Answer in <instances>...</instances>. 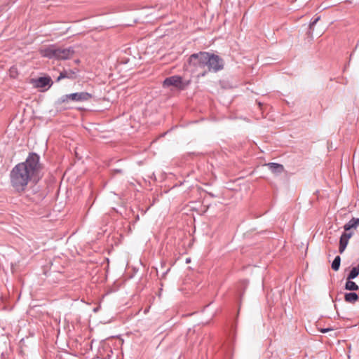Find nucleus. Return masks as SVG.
<instances>
[{
	"label": "nucleus",
	"instance_id": "39448f33",
	"mask_svg": "<svg viewBox=\"0 0 359 359\" xmlns=\"http://www.w3.org/2000/svg\"><path fill=\"white\" fill-rule=\"evenodd\" d=\"M163 86L164 88L174 86L180 89H182L184 87L182 83V79L180 76H172L165 79L163 83Z\"/></svg>",
	"mask_w": 359,
	"mask_h": 359
},
{
	"label": "nucleus",
	"instance_id": "aec40b11",
	"mask_svg": "<svg viewBox=\"0 0 359 359\" xmlns=\"http://www.w3.org/2000/svg\"><path fill=\"white\" fill-rule=\"evenodd\" d=\"M355 269L359 272V264Z\"/></svg>",
	"mask_w": 359,
	"mask_h": 359
},
{
	"label": "nucleus",
	"instance_id": "f8f14e48",
	"mask_svg": "<svg viewBox=\"0 0 359 359\" xmlns=\"http://www.w3.org/2000/svg\"><path fill=\"white\" fill-rule=\"evenodd\" d=\"M353 279H348L346 278V282L345 285V288L348 290H358V285L352 280Z\"/></svg>",
	"mask_w": 359,
	"mask_h": 359
},
{
	"label": "nucleus",
	"instance_id": "9d476101",
	"mask_svg": "<svg viewBox=\"0 0 359 359\" xmlns=\"http://www.w3.org/2000/svg\"><path fill=\"white\" fill-rule=\"evenodd\" d=\"M74 74L75 72L72 70H64L60 73V75L57 79V81H59L63 79H72L74 78Z\"/></svg>",
	"mask_w": 359,
	"mask_h": 359
},
{
	"label": "nucleus",
	"instance_id": "f3484780",
	"mask_svg": "<svg viewBox=\"0 0 359 359\" xmlns=\"http://www.w3.org/2000/svg\"><path fill=\"white\" fill-rule=\"evenodd\" d=\"M319 20V18H318L317 19H316L311 24V26H313L317 22L318 20Z\"/></svg>",
	"mask_w": 359,
	"mask_h": 359
},
{
	"label": "nucleus",
	"instance_id": "423d86ee",
	"mask_svg": "<svg viewBox=\"0 0 359 359\" xmlns=\"http://www.w3.org/2000/svg\"><path fill=\"white\" fill-rule=\"evenodd\" d=\"M74 53V50L71 47L67 48H56L55 59L67 60V59L70 58L73 55Z\"/></svg>",
	"mask_w": 359,
	"mask_h": 359
},
{
	"label": "nucleus",
	"instance_id": "dca6fc26",
	"mask_svg": "<svg viewBox=\"0 0 359 359\" xmlns=\"http://www.w3.org/2000/svg\"><path fill=\"white\" fill-rule=\"evenodd\" d=\"M358 274L359 272L355 269V267H353L348 275L347 278L354 279L358 276Z\"/></svg>",
	"mask_w": 359,
	"mask_h": 359
},
{
	"label": "nucleus",
	"instance_id": "4468645a",
	"mask_svg": "<svg viewBox=\"0 0 359 359\" xmlns=\"http://www.w3.org/2000/svg\"><path fill=\"white\" fill-rule=\"evenodd\" d=\"M341 263V257L339 256H337L334 261L332 263V269L337 271L339 270Z\"/></svg>",
	"mask_w": 359,
	"mask_h": 359
},
{
	"label": "nucleus",
	"instance_id": "f03ea898",
	"mask_svg": "<svg viewBox=\"0 0 359 359\" xmlns=\"http://www.w3.org/2000/svg\"><path fill=\"white\" fill-rule=\"evenodd\" d=\"M207 57L208 52H199L192 54L189 58V66L193 72H198V76H204L207 74Z\"/></svg>",
	"mask_w": 359,
	"mask_h": 359
},
{
	"label": "nucleus",
	"instance_id": "f257e3e1",
	"mask_svg": "<svg viewBox=\"0 0 359 359\" xmlns=\"http://www.w3.org/2000/svg\"><path fill=\"white\" fill-rule=\"evenodd\" d=\"M40 156L36 153H30L25 162L15 165L10 172L11 185L15 191H25L32 180L39 177L41 171Z\"/></svg>",
	"mask_w": 359,
	"mask_h": 359
},
{
	"label": "nucleus",
	"instance_id": "412c9836",
	"mask_svg": "<svg viewBox=\"0 0 359 359\" xmlns=\"http://www.w3.org/2000/svg\"><path fill=\"white\" fill-rule=\"evenodd\" d=\"M323 332H326V330H322Z\"/></svg>",
	"mask_w": 359,
	"mask_h": 359
},
{
	"label": "nucleus",
	"instance_id": "9b49d317",
	"mask_svg": "<svg viewBox=\"0 0 359 359\" xmlns=\"http://www.w3.org/2000/svg\"><path fill=\"white\" fill-rule=\"evenodd\" d=\"M344 299L346 302L353 304L358 300V296L354 292H351L346 294Z\"/></svg>",
	"mask_w": 359,
	"mask_h": 359
},
{
	"label": "nucleus",
	"instance_id": "1a4fd4ad",
	"mask_svg": "<svg viewBox=\"0 0 359 359\" xmlns=\"http://www.w3.org/2000/svg\"><path fill=\"white\" fill-rule=\"evenodd\" d=\"M266 165L274 173H280L284 170V167L281 164L276 163H269L266 164Z\"/></svg>",
	"mask_w": 359,
	"mask_h": 359
},
{
	"label": "nucleus",
	"instance_id": "0eeeda50",
	"mask_svg": "<svg viewBox=\"0 0 359 359\" xmlns=\"http://www.w3.org/2000/svg\"><path fill=\"white\" fill-rule=\"evenodd\" d=\"M352 236V233H344L340 238L339 241V251L341 254L345 250L348 243V240Z\"/></svg>",
	"mask_w": 359,
	"mask_h": 359
},
{
	"label": "nucleus",
	"instance_id": "ddd939ff",
	"mask_svg": "<svg viewBox=\"0 0 359 359\" xmlns=\"http://www.w3.org/2000/svg\"><path fill=\"white\" fill-rule=\"evenodd\" d=\"M50 81V79L48 78V77H40L37 81L38 86L40 87L46 86L47 85L49 84Z\"/></svg>",
	"mask_w": 359,
	"mask_h": 359
},
{
	"label": "nucleus",
	"instance_id": "7ed1b4c3",
	"mask_svg": "<svg viewBox=\"0 0 359 359\" xmlns=\"http://www.w3.org/2000/svg\"><path fill=\"white\" fill-rule=\"evenodd\" d=\"M91 97V94L87 92L74 93L62 96L60 98V102L63 103L69 101L84 102L90 100Z\"/></svg>",
	"mask_w": 359,
	"mask_h": 359
},
{
	"label": "nucleus",
	"instance_id": "20e7f679",
	"mask_svg": "<svg viewBox=\"0 0 359 359\" xmlns=\"http://www.w3.org/2000/svg\"><path fill=\"white\" fill-rule=\"evenodd\" d=\"M208 60L206 67L209 72H217L223 68V60L218 55L208 53Z\"/></svg>",
	"mask_w": 359,
	"mask_h": 359
},
{
	"label": "nucleus",
	"instance_id": "6e6552de",
	"mask_svg": "<svg viewBox=\"0 0 359 359\" xmlns=\"http://www.w3.org/2000/svg\"><path fill=\"white\" fill-rule=\"evenodd\" d=\"M41 54L42 56L50 59L55 58L56 47L55 46H51L50 47L44 48L41 50Z\"/></svg>",
	"mask_w": 359,
	"mask_h": 359
},
{
	"label": "nucleus",
	"instance_id": "2eb2a0df",
	"mask_svg": "<svg viewBox=\"0 0 359 359\" xmlns=\"http://www.w3.org/2000/svg\"><path fill=\"white\" fill-rule=\"evenodd\" d=\"M358 226L355 222V218L351 219L347 224H346L344 226L345 231H349L351 229L354 228L356 229Z\"/></svg>",
	"mask_w": 359,
	"mask_h": 359
},
{
	"label": "nucleus",
	"instance_id": "6ab92c4d",
	"mask_svg": "<svg viewBox=\"0 0 359 359\" xmlns=\"http://www.w3.org/2000/svg\"><path fill=\"white\" fill-rule=\"evenodd\" d=\"M355 222L356 223V225L358 226L359 225V218L358 219H355Z\"/></svg>",
	"mask_w": 359,
	"mask_h": 359
},
{
	"label": "nucleus",
	"instance_id": "a211bd4d",
	"mask_svg": "<svg viewBox=\"0 0 359 359\" xmlns=\"http://www.w3.org/2000/svg\"><path fill=\"white\" fill-rule=\"evenodd\" d=\"M116 339L118 341V344H122L123 341H122V339H120V338H117V339Z\"/></svg>",
	"mask_w": 359,
	"mask_h": 359
}]
</instances>
